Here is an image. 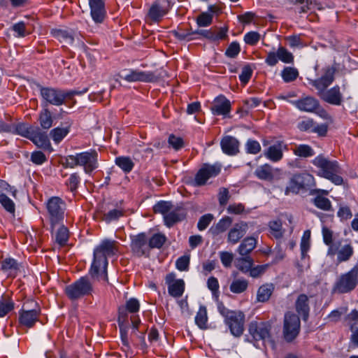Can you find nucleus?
Masks as SVG:
<instances>
[{
	"label": "nucleus",
	"instance_id": "obj_1",
	"mask_svg": "<svg viewBox=\"0 0 358 358\" xmlns=\"http://www.w3.org/2000/svg\"><path fill=\"white\" fill-rule=\"evenodd\" d=\"M323 74L315 80H309V84L317 91L318 96L324 102L333 105L341 106L343 101V96L339 85L327 89L335 80L336 69L334 66H327L322 69Z\"/></svg>",
	"mask_w": 358,
	"mask_h": 358
},
{
	"label": "nucleus",
	"instance_id": "obj_2",
	"mask_svg": "<svg viewBox=\"0 0 358 358\" xmlns=\"http://www.w3.org/2000/svg\"><path fill=\"white\" fill-rule=\"evenodd\" d=\"M118 251V243L115 241L103 240L94 250V259L90 274L98 281L108 283L107 273L108 257L115 255Z\"/></svg>",
	"mask_w": 358,
	"mask_h": 358
},
{
	"label": "nucleus",
	"instance_id": "obj_3",
	"mask_svg": "<svg viewBox=\"0 0 358 358\" xmlns=\"http://www.w3.org/2000/svg\"><path fill=\"white\" fill-rule=\"evenodd\" d=\"M40 95L42 98L41 104L43 108H48V105L59 106L66 104L67 101H72V105L76 104L74 96L82 95L88 90L85 88L82 91L63 90L59 88L39 86Z\"/></svg>",
	"mask_w": 358,
	"mask_h": 358
},
{
	"label": "nucleus",
	"instance_id": "obj_4",
	"mask_svg": "<svg viewBox=\"0 0 358 358\" xmlns=\"http://www.w3.org/2000/svg\"><path fill=\"white\" fill-rule=\"evenodd\" d=\"M62 162L65 169L82 166L85 173L90 174L98 168V153L95 150L67 155Z\"/></svg>",
	"mask_w": 358,
	"mask_h": 358
},
{
	"label": "nucleus",
	"instance_id": "obj_5",
	"mask_svg": "<svg viewBox=\"0 0 358 358\" xmlns=\"http://www.w3.org/2000/svg\"><path fill=\"white\" fill-rule=\"evenodd\" d=\"M313 164L318 169L317 175L330 180L336 185H341L343 179L341 176L342 169L336 160H330L322 155H319L312 161Z\"/></svg>",
	"mask_w": 358,
	"mask_h": 358
},
{
	"label": "nucleus",
	"instance_id": "obj_6",
	"mask_svg": "<svg viewBox=\"0 0 358 358\" xmlns=\"http://www.w3.org/2000/svg\"><path fill=\"white\" fill-rule=\"evenodd\" d=\"M217 308L231 334L235 337L242 336L245 322V314L241 310H231L222 303L218 305Z\"/></svg>",
	"mask_w": 358,
	"mask_h": 358
},
{
	"label": "nucleus",
	"instance_id": "obj_7",
	"mask_svg": "<svg viewBox=\"0 0 358 358\" xmlns=\"http://www.w3.org/2000/svg\"><path fill=\"white\" fill-rule=\"evenodd\" d=\"M123 71L120 77L129 82L155 83L167 76L166 72L162 69H156L154 71H143L136 69H129Z\"/></svg>",
	"mask_w": 358,
	"mask_h": 358
},
{
	"label": "nucleus",
	"instance_id": "obj_8",
	"mask_svg": "<svg viewBox=\"0 0 358 358\" xmlns=\"http://www.w3.org/2000/svg\"><path fill=\"white\" fill-rule=\"evenodd\" d=\"M94 291L93 285L87 276L80 277L77 280L64 288V294L71 301H78L85 296H89Z\"/></svg>",
	"mask_w": 358,
	"mask_h": 358
},
{
	"label": "nucleus",
	"instance_id": "obj_9",
	"mask_svg": "<svg viewBox=\"0 0 358 358\" xmlns=\"http://www.w3.org/2000/svg\"><path fill=\"white\" fill-rule=\"evenodd\" d=\"M48 219L53 231L56 225L63 222L66 205L65 201L59 196L50 197L45 203Z\"/></svg>",
	"mask_w": 358,
	"mask_h": 358
},
{
	"label": "nucleus",
	"instance_id": "obj_10",
	"mask_svg": "<svg viewBox=\"0 0 358 358\" xmlns=\"http://www.w3.org/2000/svg\"><path fill=\"white\" fill-rule=\"evenodd\" d=\"M358 285V266H355L349 271L341 274L334 284V293L343 294L352 292Z\"/></svg>",
	"mask_w": 358,
	"mask_h": 358
},
{
	"label": "nucleus",
	"instance_id": "obj_11",
	"mask_svg": "<svg viewBox=\"0 0 358 358\" xmlns=\"http://www.w3.org/2000/svg\"><path fill=\"white\" fill-rule=\"evenodd\" d=\"M140 303L138 299L131 298L127 300L124 306H121L118 308L117 322L128 323V313L135 314L139 311ZM131 322L134 329L138 330L141 320L138 315H132L131 316Z\"/></svg>",
	"mask_w": 358,
	"mask_h": 358
},
{
	"label": "nucleus",
	"instance_id": "obj_12",
	"mask_svg": "<svg viewBox=\"0 0 358 358\" xmlns=\"http://www.w3.org/2000/svg\"><path fill=\"white\" fill-rule=\"evenodd\" d=\"M19 324L26 328H32L39 320L41 308L36 302L31 301L30 305L24 304L18 313Z\"/></svg>",
	"mask_w": 358,
	"mask_h": 358
},
{
	"label": "nucleus",
	"instance_id": "obj_13",
	"mask_svg": "<svg viewBox=\"0 0 358 358\" xmlns=\"http://www.w3.org/2000/svg\"><path fill=\"white\" fill-rule=\"evenodd\" d=\"M300 329L301 322L299 317L292 312L285 313L283 325L285 339L288 342L292 341L299 334Z\"/></svg>",
	"mask_w": 358,
	"mask_h": 358
},
{
	"label": "nucleus",
	"instance_id": "obj_14",
	"mask_svg": "<svg viewBox=\"0 0 358 358\" xmlns=\"http://www.w3.org/2000/svg\"><path fill=\"white\" fill-rule=\"evenodd\" d=\"M221 171V166L216 164H203L194 176V185H205L208 179L216 177Z\"/></svg>",
	"mask_w": 358,
	"mask_h": 358
},
{
	"label": "nucleus",
	"instance_id": "obj_15",
	"mask_svg": "<svg viewBox=\"0 0 358 358\" xmlns=\"http://www.w3.org/2000/svg\"><path fill=\"white\" fill-rule=\"evenodd\" d=\"M271 326L268 322L252 321L250 323L248 331L255 341H265L271 338Z\"/></svg>",
	"mask_w": 358,
	"mask_h": 358
},
{
	"label": "nucleus",
	"instance_id": "obj_16",
	"mask_svg": "<svg viewBox=\"0 0 358 358\" xmlns=\"http://www.w3.org/2000/svg\"><path fill=\"white\" fill-rule=\"evenodd\" d=\"M173 6L171 0H157L150 7L148 16L153 22H159Z\"/></svg>",
	"mask_w": 358,
	"mask_h": 358
},
{
	"label": "nucleus",
	"instance_id": "obj_17",
	"mask_svg": "<svg viewBox=\"0 0 358 358\" xmlns=\"http://www.w3.org/2000/svg\"><path fill=\"white\" fill-rule=\"evenodd\" d=\"M329 192L327 189H310V194L314 196L312 199L313 205L324 211L332 210V204L331 201L327 197Z\"/></svg>",
	"mask_w": 358,
	"mask_h": 358
},
{
	"label": "nucleus",
	"instance_id": "obj_18",
	"mask_svg": "<svg viewBox=\"0 0 358 358\" xmlns=\"http://www.w3.org/2000/svg\"><path fill=\"white\" fill-rule=\"evenodd\" d=\"M131 249L137 257H142L149 253L148 239L145 233H140L131 238Z\"/></svg>",
	"mask_w": 358,
	"mask_h": 358
},
{
	"label": "nucleus",
	"instance_id": "obj_19",
	"mask_svg": "<svg viewBox=\"0 0 358 358\" xmlns=\"http://www.w3.org/2000/svg\"><path fill=\"white\" fill-rule=\"evenodd\" d=\"M281 170L273 168L271 164L266 163L258 166L255 171L254 176L259 180L272 182L280 174Z\"/></svg>",
	"mask_w": 358,
	"mask_h": 358
},
{
	"label": "nucleus",
	"instance_id": "obj_20",
	"mask_svg": "<svg viewBox=\"0 0 358 358\" xmlns=\"http://www.w3.org/2000/svg\"><path fill=\"white\" fill-rule=\"evenodd\" d=\"M166 284L168 285L169 294L175 298L180 297L185 291V282L182 279L176 280V274L169 273L165 277Z\"/></svg>",
	"mask_w": 358,
	"mask_h": 358
},
{
	"label": "nucleus",
	"instance_id": "obj_21",
	"mask_svg": "<svg viewBox=\"0 0 358 358\" xmlns=\"http://www.w3.org/2000/svg\"><path fill=\"white\" fill-rule=\"evenodd\" d=\"M231 110V102L225 96L220 94L212 103L210 110L214 115H228Z\"/></svg>",
	"mask_w": 358,
	"mask_h": 358
},
{
	"label": "nucleus",
	"instance_id": "obj_22",
	"mask_svg": "<svg viewBox=\"0 0 358 358\" xmlns=\"http://www.w3.org/2000/svg\"><path fill=\"white\" fill-rule=\"evenodd\" d=\"M248 230V224L246 222L241 221L233 225L227 234L228 243L235 245L245 235Z\"/></svg>",
	"mask_w": 358,
	"mask_h": 358
},
{
	"label": "nucleus",
	"instance_id": "obj_23",
	"mask_svg": "<svg viewBox=\"0 0 358 358\" xmlns=\"http://www.w3.org/2000/svg\"><path fill=\"white\" fill-rule=\"evenodd\" d=\"M291 103L299 110L308 113H313L320 107L319 101L310 96H307L300 99L292 101Z\"/></svg>",
	"mask_w": 358,
	"mask_h": 358
},
{
	"label": "nucleus",
	"instance_id": "obj_24",
	"mask_svg": "<svg viewBox=\"0 0 358 358\" xmlns=\"http://www.w3.org/2000/svg\"><path fill=\"white\" fill-rule=\"evenodd\" d=\"M187 212L186 210L181 206H178L175 208H172L168 213L164 216V224L169 227H172L176 223L182 221L186 218Z\"/></svg>",
	"mask_w": 358,
	"mask_h": 358
},
{
	"label": "nucleus",
	"instance_id": "obj_25",
	"mask_svg": "<svg viewBox=\"0 0 358 358\" xmlns=\"http://www.w3.org/2000/svg\"><path fill=\"white\" fill-rule=\"evenodd\" d=\"M283 147L287 149V145L282 141H277L273 145L269 146L264 151V156L273 162H278L283 157Z\"/></svg>",
	"mask_w": 358,
	"mask_h": 358
},
{
	"label": "nucleus",
	"instance_id": "obj_26",
	"mask_svg": "<svg viewBox=\"0 0 358 358\" xmlns=\"http://www.w3.org/2000/svg\"><path fill=\"white\" fill-rule=\"evenodd\" d=\"M222 152L227 155H236L239 152V141L234 136H224L220 142Z\"/></svg>",
	"mask_w": 358,
	"mask_h": 358
},
{
	"label": "nucleus",
	"instance_id": "obj_27",
	"mask_svg": "<svg viewBox=\"0 0 358 358\" xmlns=\"http://www.w3.org/2000/svg\"><path fill=\"white\" fill-rule=\"evenodd\" d=\"M91 15L94 21L96 23H101L103 21L106 10L103 0H90L89 1Z\"/></svg>",
	"mask_w": 358,
	"mask_h": 358
},
{
	"label": "nucleus",
	"instance_id": "obj_28",
	"mask_svg": "<svg viewBox=\"0 0 358 358\" xmlns=\"http://www.w3.org/2000/svg\"><path fill=\"white\" fill-rule=\"evenodd\" d=\"M29 140L38 148L43 150H52L51 143L46 133L43 132L38 127L34 129Z\"/></svg>",
	"mask_w": 358,
	"mask_h": 358
},
{
	"label": "nucleus",
	"instance_id": "obj_29",
	"mask_svg": "<svg viewBox=\"0 0 358 358\" xmlns=\"http://www.w3.org/2000/svg\"><path fill=\"white\" fill-rule=\"evenodd\" d=\"M296 313L301 316L303 321H307L309 317V299L305 294H301L295 301Z\"/></svg>",
	"mask_w": 358,
	"mask_h": 358
},
{
	"label": "nucleus",
	"instance_id": "obj_30",
	"mask_svg": "<svg viewBox=\"0 0 358 358\" xmlns=\"http://www.w3.org/2000/svg\"><path fill=\"white\" fill-rule=\"evenodd\" d=\"M72 124L73 121L69 120L65 122V127H57L50 131V136L55 143L59 144L69 134Z\"/></svg>",
	"mask_w": 358,
	"mask_h": 358
},
{
	"label": "nucleus",
	"instance_id": "obj_31",
	"mask_svg": "<svg viewBox=\"0 0 358 358\" xmlns=\"http://www.w3.org/2000/svg\"><path fill=\"white\" fill-rule=\"evenodd\" d=\"M257 239L253 236L245 237L237 248V252L241 256L250 257V254L256 248Z\"/></svg>",
	"mask_w": 358,
	"mask_h": 358
},
{
	"label": "nucleus",
	"instance_id": "obj_32",
	"mask_svg": "<svg viewBox=\"0 0 358 358\" xmlns=\"http://www.w3.org/2000/svg\"><path fill=\"white\" fill-rule=\"evenodd\" d=\"M15 309V302L8 294L0 298V317H4Z\"/></svg>",
	"mask_w": 358,
	"mask_h": 358
},
{
	"label": "nucleus",
	"instance_id": "obj_33",
	"mask_svg": "<svg viewBox=\"0 0 358 358\" xmlns=\"http://www.w3.org/2000/svg\"><path fill=\"white\" fill-rule=\"evenodd\" d=\"M1 269L9 276L15 277L19 270V264L15 259L8 257L1 262Z\"/></svg>",
	"mask_w": 358,
	"mask_h": 358
},
{
	"label": "nucleus",
	"instance_id": "obj_34",
	"mask_svg": "<svg viewBox=\"0 0 358 358\" xmlns=\"http://www.w3.org/2000/svg\"><path fill=\"white\" fill-rule=\"evenodd\" d=\"M51 34L60 43H64L66 45H72L74 42L73 34L67 30L59 29H52Z\"/></svg>",
	"mask_w": 358,
	"mask_h": 358
},
{
	"label": "nucleus",
	"instance_id": "obj_35",
	"mask_svg": "<svg viewBox=\"0 0 358 358\" xmlns=\"http://www.w3.org/2000/svg\"><path fill=\"white\" fill-rule=\"evenodd\" d=\"M274 290L272 283H266L260 286L257 293V301L259 302H266L269 300Z\"/></svg>",
	"mask_w": 358,
	"mask_h": 358
},
{
	"label": "nucleus",
	"instance_id": "obj_36",
	"mask_svg": "<svg viewBox=\"0 0 358 358\" xmlns=\"http://www.w3.org/2000/svg\"><path fill=\"white\" fill-rule=\"evenodd\" d=\"M40 126L43 129H49L53 124V117L50 110L48 108H43L38 115Z\"/></svg>",
	"mask_w": 358,
	"mask_h": 358
},
{
	"label": "nucleus",
	"instance_id": "obj_37",
	"mask_svg": "<svg viewBox=\"0 0 358 358\" xmlns=\"http://www.w3.org/2000/svg\"><path fill=\"white\" fill-rule=\"evenodd\" d=\"M296 176V183H300L302 189H310L316 185L314 176L308 173H301L295 174Z\"/></svg>",
	"mask_w": 358,
	"mask_h": 358
},
{
	"label": "nucleus",
	"instance_id": "obj_38",
	"mask_svg": "<svg viewBox=\"0 0 358 358\" xmlns=\"http://www.w3.org/2000/svg\"><path fill=\"white\" fill-rule=\"evenodd\" d=\"M233 220L229 216H224L213 227L210 231L215 235H218L226 231L231 225Z\"/></svg>",
	"mask_w": 358,
	"mask_h": 358
},
{
	"label": "nucleus",
	"instance_id": "obj_39",
	"mask_svg": "<svg viewBox=\"0 0 358 358\" xmlns=\"http://www.w3.org/2000/svg\"><path fill=\"white\" fill-rule=\"evenodd\" d=\"M254 264L251 257L241 256L236 259L235 266L242 273H248Z\"/></svg>",
	"mask_w": 358,
	"mask_h": 358
},
{
	"label": "nucleus",
	"instance_id": "obj_40",
	"mask_svg": "<svg viewBox=\"0 0 358 358\" xmlns=\"http://www.w3.org/2000/svg\"><path fill=\"white\" fill-rule=\"evenodd\" d=\"M172 34L179 41H190L195 38L194 37V31L191 29H184L178 27L176 29L171 31Z\"/></svg>",
	"mask_w": 358,
	"mask_h": 358
},
{
	"label": "nucleus",
	"instance_id": "obj_41",
	"mask_svg": "<svg viewBox=\"0 0 358 358\" xmlns=\"http://www.w3.org/2000/svg\"><path fill=\"white\" fill-rule=\"evenodd\" d=\"M228 28L227 27H215L208 30V34L207 39L213 41H217L220 40H224L228 37L227 35Z\"/></svg>",
	"mask_w": 358,
	"mask_h": 358
},
{
	"label": "nucleus",
	"instance_id": "obj_42",
	"mask_svg": "<svg viewBox=\"0 0 358 358\" xmlns=\"http://www.w3.org/2000/svg\"><path fill=\"white\" fill-rule=\"evenodd\" d=\"M343 324L348 327L352 332L355 331L358 328V310L354 309L349 314L345 315Z\"/></svg>",
	"mask_w": 358,
	"mask_h": 358
},
{
	"label": "nucleus",
	"instance_id": "obj_43",
	"mask_svg": "<svg viewBox=\"0 0 358 358\" xmlns=\"http://www.w3.org/2000/svg\"><path fill=\"white\" fill-rule=\"evenodd\" d=\"M115 162L125 173H130L134 167V163L129 157H117Z\"/></svg>",
	"mask_w": 358,
	"mask_h": 358
},
{
	"label": "nucleus",
	"instance_id": "obj_44",
	"mask_svg": "<svg viewBox=\"0 0 358 358\" xmlns=\"http://www.w3.org/2000/svg\"><path fill=\"white\" fill-rule=\"evenodd\" d=\"M196 324L201 329H208V315L206 306H201L195 317Z\"/></svg>",
	"mask_w": 358,
	"mask_h": 358
},
{
	"label": "nucleus",
	"instance_id": "obj_45",
	"mask_svg": "<svg viewBox=\"0 0 358 358\" xmlns=\"http://www.w3.org/2000/svg\"><path fill=\"white\" fill-rule=\"evenodd\" d=\"M81 178L78 173L74 172L70 174L69 178L65 182V185L71 192H76L80 184Z\"/></svg>",
	"mask_w": 358,
	"mask_h": 358
},
{
	"label": "nucleus",
	"instance_id": "obj_46",
	"mask_svg": "<svg viewBox=\"0 0 358 358\" xmlns=\"http://www.w3.org/2000/svg\"><path fill=\"white\" fill-rule=\"evenodd\" d=\"M293 152L295 155L304 158L310 157L315 155L313 149L309 145L306 144L296 145L293 150Z\"/></svg>",
	"mask_w": 358,
	"mask_h": 358
},
{
	"label": "nucleus",
	"instance_id": "obj_47",
	"mask_svg": "<svg viewBox=\"0 0 358 358\" xmlns=\"http://www.w3.org/2000/svg\"><path fill=\"white\" fill-rule=\"evenodd\" d=\"M281 76L285 83H292L299 77V71L294 67L286 66L281 71Z\"/></svg>",
	"mask_w": 358,
	"mask_h": 358
},
{
	"label": "nucleus",
	"instance_id": "obj_48",
	"mask_svg": "<svg viewBox=\"0 0 358 358\" xmlns=\"http://www.w3.org/2000/svg\"><path fill=\"white\" fill-rule=\"evenodd\" d=\"M69 238V229L62 224L56 232L55 241L59 246L63 247L67 243Z\"/></svg>",
	"mask_w": 358,
	"mask_h": 358
},
{
	"label": "nucleus",
	"instance_id": "obj_49",
	"mask_svg": "<svg viewBox=\"0 0 358 358\" xmlns=\"http://www.w3.org/2000/svg\"><path fill=\"white\" fill-rule=\"evenodd\" d=\"M248 287V281L245 279H236L232 281L229 289L232 293L241 294L244 292Z\"/></svg>",
	"mask_w": 358,
	"mask_h": 358
},
{
	"label": "nucleus",
	"instance_id": "obj_50",
	"mask_svg": "<svg viewBox=\"0 0 358 358\" xmlns=\"http://www.w3.org/2000/svg\"><path fill=\"white\" fill-rule=\"evenodd\" d=\"M125 214V210L123 208L119 207L109 210L108 213L103 214V220L109 223L113 221H116L120 217H123Z\"/></svg>",
	"mask_w": 358,
	"mask_h": 358
},
{
	"label": "nucleus",
	"instance_id": "obj_51",
	"mask_svg": "<svg viewBox=\"0 0 358 358\" xmlns=\"http://www.w3.org/2000/svg\"><path fill=\"white\" fill-rule=\"evenodd\" d=\"M166 241V237L164 234L161 233L155 234L150 239H148V248L149 249L153 248H161L165 242Z\"/></svg>",
	"mask_w": 358,
	"mask_h": 358
},
{
	"label": "nucleus",
	"instance_id": "obj_52",
	"mask_svg": "<svg viewBox=\"0 0 358 358\" xmlns=\"http://www.w3.org/2000/svg\"><path fill=\"white\" fill-rule=\"evenodd\" d=\"M348 310V308L347 306H341L331 311V313L327 315V319L329 322L334 323L338 322L343 316L346 315Z\"/></svg>",
	"mask_w": 358,
	"mask_h": 358
},
{
	"label": "nucleus",
	"instance_id": "obj_53",
	"mask_svg": "<svg viewBox=\"0 0 358 358\" xmlns=\"http://www.w3.org/2000/svg\"><path fill=\"white\" fill-rule=\"evenodd\" d=\"M172 208L173 204L171 201H160L154 206L153 210L164 217Z\"/></svg>",
	"mask_w": 358,
	"mask_h": 358
},
{
	"label": "nucleus",
	"instance_id": "obj_54",
	"mask_svg": "<svg viewBox=\"0 0 358 358\" xmlns=\"http://www.w3.org/2000/svg\"><path fill=\"white\" fill-rule=\"evenodd\" d=\"M268 227L271 234L275 238H280L282 236V224L280 220L269 222Z\"/></svg>",
	"mask_w": 358,
	"mask_h": 358
},
{
	"label": "nucleus",
	"instance_id": "obj_55",
	"mask_svg": "<svg viewBox=\"0 0 358 358\" xmlns=\"http://www.w3.org/2000/svg\"><path fill=\"white\" fill-rule=\"evenodd\" d=\"M35 128L29 127L24 123H18L15 125V133L28 139L31 137Z\"/></svg>",
	"mask_w": 358,
	"mask_h": 358
},
{
	"label": "nucleus",
	"instance_id": "obj_56",
	"mask_svg": "<svg viewBox=\"0 0 358 358\" xmlns=\"http://www.w3.org/2000/svg\"><path fill=\"white\" fill-rule=\"evenodd\" d=\"M353 252V248L351 245H345L338 251L337 259L339 262L348 261L352 257Z\"/></svg>",
	"mask_w": 358,
	"mask_h": 358
},
{
	"label": "nucleus",
	"instance_id": "obj_57",
	"mask_svg": "<svg viewBox=\"0 0 358 358\" xmlns=\"http://www.w3.org/2000/svg\"><path fill=\"white\" fill-rule=\"evenodd\" d=\"M11 30L15 32V36L18 38L25 37L30 34L27 29L26 24L22 21L14 24L11 27Z\"/></svg>",
	"mask_w": 358,
	"mask_h": 358
},
{
	"label": "nucleus",
	"instance_id": "obj_58",
	"mask_svg": "<svg viewBox=\"0 0 358 358\" xmlns=\"http://www.w3.org/2000/svg\"><path fill=\"white\" fill-rule=\"evenodd\" d=\"M0 203L8 213H15V206L14 202L3 193L0 194Z\"/></svg>",
	"mask_w": 358,
	"mask_h": 358
},
{
	"label": "nucleus",
	"instance_id": "obj_59",
	"mask_svg": "<svg viewBox=\"0 0 358 358\" xmlns=\"http://www.w3.org/2000/svg\"><path fill=\"white\" fill-rule=\"evenodd\" d=\"M279 60L285 64H290L294 62L293 55L285 48L280 46L277 50Z\"/></svg>",
	"mask_w": 358,
	"mask_h": 358
},
{
	"label": "nucleus",
	"instance_id": "obj_60",
	"mask_svg": "<svg viewBox=\"0 0 358 358\" xmlns=\"http://www.w3.org/2000/svg\"><path fill=\"white\" fill-rule=\"evenodd\" d=\"M213 22V15L208 12H203L196 17V24L199 27H208Z\"/></svg>",
	"mask_w": 358,
	"mask_h": 358
},
{
	"label": "nucleus",
	"instance_id": "obj_61",
	"mask_svg": "<svg viewBox=\"0 0 358 358\" xmlns=\"http://www.w3.org/2000/svg\"><path fill=\"white\" fill-rule=\"evenodd\" d=\"M245 150L247 153L257 155L261 151L260 143L253 139H248L245 143Z\"/></svg>",
	"mask_w": 358,
	"mask_h": 358
},
{
	"label": "nucleus",
	"instance_id": "obj_62",
	"mask_svg": "<svg viewBox=\"0 0 358 358\" xmlns=\"http://www.w3.org/2000/svg\"><path fill=\"white\" fill-rule=\"evenodd\" d=\"M296 176L294 175L285 189V193L286 195H288L289 193L298 194L302 189L300 183H296Z\"/></svg>",
	"mask_w": 358,
	"mask_h": 358
},
{
	"label": "nucleus",
	"instance_id": "obj_63",
	"mask_svg": "<svg viewBox=\"0 0 358 358\" xmlns=\"http://www.w3.org/2000/svg\"><path fill=\"white\" fill-rule=\"evenodd\" d=\"M337 216L341 222L347 221L352 218V212L349 206L340 205L337 212Z\"/></svg>",
	"mask_w": 358,
	"mask_h": 358
},
{
	"label": "nucleus",
	"instance_id": "obj_64",
	"mask_svg": "<svg viewBox=\"0 0 358 358\" xmlns=\"http://www.w3.org/2000/svg\"><path fill=\"white\" fill-rule=\"evenodd\" d=\"M189 255H183L180 257L176 262V268L180 271H187L189 270Z\"/></svg>",
	"mask_w": 358,
	"mask_h": 358
}]
</instances>
